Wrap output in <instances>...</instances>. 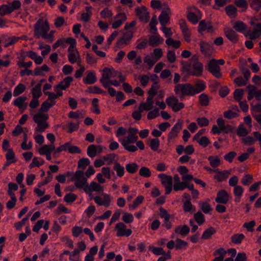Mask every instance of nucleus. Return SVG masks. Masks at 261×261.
Returning <instances> with one entry per match:
<instances>
[{"label":"nucleus","instance_id":"nucleus-51","mask_svg":"<svg viewBox=\"0 0 261 261\" xmlns=\"http://www.w3.org/2000/svg\"><path fill=\"white\" fill-rule=\"evenodd\" d=\"M60 241L63 243L67 247L73 248V242L72 240L68 236H64L60 238Z\"/></svg>","mask_w":261,"mask_h":261},{"label":"nucleus","instance_id":"nucleus-55","mask_svg":"<svg viewBox=\"0 0 261 261\" xmlns=\"http://www.w3.org/2000/svg\"><path fill=\"white\" fill-rule=\"evenodd\" d=\"M25 89V86L22 84H19L13 91V95L17 96L22 93Z\"/></svg>","mask_w":261,"mask_h":261},{"label":"nucleus","instance_id":"nucleus-27","mask_svg":"<svg viewBox=\"0 0 261 261\" xmlns=\"http://www.w3.org/2000/svg\"><path fill=\"white\" fill-rule=\"evenodd\" d=\"M73 81V78L71 76H67L65 78L63 81L60 82L59 84L55 86V90L61 89L65 90L69 87L71 83Z\"/></svg>","mask_w":261,"mask_h":261},{"label":"nucleus","instance_id":"nucleus-46","mask_svg":"<svg viewBox=\"0 0 261 261\" xmlns=\"http://www.w3.org/2000/svg\"><path fill=\"white\" fill-rule=\"evenodd\" d=\"M245 239V236L243 233H237L231 237V242L235 244H240Z\"/></svg>","mask_w":261,"mask_h":261},{"label":"nucleus","instance_id":"nucleus-41","mask_svg":"<svg viewBox=\"0 0 261 261\" xmlns=\"http://www.w3.org/2000/svg\"><path fill=\"white\" fill-rule=\"evenodd\" d=\"M86 12H84L81 14V20L85 22H87L89 20L91 16H92V13L91 11V7H86L85 8Z\"/></svg>","mask_w":261,"mask_h":261},{"label":"nucleus","instance_id":"nucleus-21","mask_svg":"<svg viewBox=\"0 0 261 261\" xmlns=\"http://www.w3.org/2000/svg\"><path fill=\"white\" fill-rule=\"evenodd\" d=\"M199 46L200 51L204 56L209 57L212 55L213 49L208 43L202 41L200 42Z\"/></svg>","mask_w":261,"mask_h":261},{"label":"nucleus","instance_id":"nucleus-64","mask_svg":"<svg viewBox=\"0 0 261 261\" xmlns=\"http://www.w3.org/2000/svg\"><path fill=\"white\" fill-rule=\"evenodd\" d=\"M87 153L88 155L90 158H94L97 154L96 145H90L87 148Z\"/></svg>","mask_w":261,"mask_h":261},{"label":"nucleus","instance_id":"nucleus-4","mask_svg":"<svg viewBox=\"0 0 261 261\" xmlns=\"http://www.w3.org/2000/svg\"><path fill=\"white\" fill-rule=\"evenodd\" d=\"M72 179L74 180V185L76 187L85 190V187L87 185V178L85 177L84 171L81 170H77L73 177Z\"/></svg>","mask_w":261,"mask_h":261},{"label":"nucleus","instance_id":"nucleus-35","mask_svg":"<svg viewBox=\"0 0 261 261\" xmlns=\"http://www.w3.org/2000/svg\"><path fill=\"white\" fill-rule=\"evenodd\" d=\"M164 39L159 34L151 36L149 39V44L153 47H156L163 42Z\"/></svg>","mask_w":261,"mask_h":261},{"label":"nucleus","instance_id":"nucleus-17","mask_svg":"<svg viewBox=\"0 0 261 261\" xmlns=\"http://www.w3.org/2000/svg\"><path fill=\"white\" fill-rule=\"evenodd\" d=\"M127 19V15L124 12L118 13L115 17V21L112 23V28H119Z\"/></svg>","mask_w":261,"mask_h":261},{"label":"nucleus","instance_id":"nucleus-16","mask_svg":"<svg viewBox=\"0 0 261 261\" xmlns=\"http://www.w3.org/2000/svg\"><path fill=\"white\" fill-rule=\"evenodd\" d=\"M182 127V121L181 120H178L177 123L174 125L171 130L168 134V141L178 136V133L181 130Z\"/></svg>","mask_w":261,"mask_h":261},{"label":"nucleus","instance_id":"nucleus-31","mask_svg":"<svg viewBox=\"0 0 261 261\" xmlns=\"http://www.w3.org/2000/svg\"><path fill=\"white\" fill-rule=\"evenodd\" d=\"M224 33L225 36L232 42L236 43L238 41V35L234 31L227 28L224 30Z\"/></svg>","mask_w":261,"mask_h":261},{"label":"nucleus","instance_id":"nucleus-25","mask_svg":"<svg viewBox=\"0 0 261 261\" xmlns=\"http://www.w3.org/2000/svg\"><path fill=\"white\" fill-rule=\"evenodd\" d=\"M48 97L46 100L44 101L41 106L40 111L44 113H47L49 109L54 107L56 104V101L54 99H49V95H47Z\"/></svg>","mask_w":261,"mask_h":261},{"label":"nucleus","instance_id":"nucleus-8","mask_svg":"<svg viewBox=\"0 0 261 261\" xmlns=\"http://www.w3.org/2000/svg\"><path fill=\"white\" fill-rule=\"evenodd\" d=\"M158 177L161 179V183L165 189V194H169L172 190L173 178L172 176L165 174H160Z\"/></svg>","mask_w":261,"mask_h":261},{"label":"nucleus","instance_id":"nucleus-12","mask_svg":"<svg viewBox=\"0 0 261 261\" xmlns=\"http://www.w3.org/2000/svg\"><path fill=\"white\" fill-rule=\"evenodd\" d=\"M135 13L140 20L144 23H147L149 18V13L144 6L138 7L135 9Z\"/></svg>","mask_w":261,"mask_h":261},{"label":"nucleus","instance_id":"nucleus-56","mask_svg":"<svg viewBox=\"0 0 261 261\" xmlns=\"http://www.w3.org/2000/svg\"><path fill=\"white\" fill-rule=\"evenodd\" d=\"M166 43L168 46H173L175 48H179L180 47V45H181V43H180V42L179 41H178V40H174L172 38H168L166 40Z\"/></svg>","mask_w":261,"mask_h":261},{"label":"nucleus","instance_id":"nucleus-1","mask_svg":"<svg viewBox=\"0 0 261 261\" xmlns=\"http://www.w3.org/2000/svg\"><path fill=\"white\" fill-rule=\"evenodd\" d=\"M181 64L182 68L189 74L196 76H200L202 75L203 66L199 61L197 56H193L189 62H182Z\"/></svg>","mask_w":261,"mask_h":261},{"label":"nucleus","instance_id":"nucleus-3","mask_svg":"<svg viewBox=\"0 0 261 261\" xmlns=\"http://www.w3.org/2000/svg\"><path fill=\"white\" fill-rule=\"evenodd\" d=\"M192 85L189 83L176 85L174 89L175 95L179 98H184L186 96H193Z\"/></svg>","mask_w":261,"mask_h":261},{"label":"nucleus","instance_id":"nucleus-26","mask_svg":"<svg viewBox=\"0 0 261 261\" xmlns=\"http://www.w3.org/2000/svg\"><path fill=\"white\" fill-rule=\"evenodd\" d=\"M179 25L185 40L187 42H189L191 41V33L190 30L187 27L186 21L183 20H180L179 21Z\"/></svg>","mask_w":261,"mask_h":261},{"label":"nucleus","instance_id":"nucleus-34","mask_svg":"<svg viewBox=\"0 0 261 261\" xmlns=\"http://www.w3.org/2000/svg\"><path fill=\"white\" fill-rule=\"evenodd\" d=\"M174 231L176 233L185 237L190 232V228L187 225H178L175 228Z\"/></svg>","mask_w":261,"mask_h":261},{"label":"nucleus","instance_id":"nucleus-57","mask_svg":"<svg viewBox=\"0 0 261 261\" xmlns=\"http://www.w3.org/2000/svg\"><path fill=\"white\" fill-rule=\"evenodd\" d=\"M217 123L218 125V127L225 133H228V131L230 130V126L229 125H227L226 126H225L224 121L222 118H218L217 120Z\"/></svg>","mask_w":261,"mask_h":261},{"label":"nucleus","instance_id":"nucleus-9","mask_svg":"<svg viewBox=\"0 0 261 261\" xmlns=\"http://www.w3.org/2000/svg\"><path fill=\"white\" fill-rule=\"evenodd\" d=\"M102 197L96 196L93 198L94 202L99 206L109 207L111 204L112 198L108 194L102 193Z\"/></svg>","mask_w":261,"mask_h":261},{"label":"nucleus","instance_id":"nucleus-61","mask_svg":"<svg viewBox=\"0 0 261 261\" xmlns=\"http://www.w3.org/2000/svg\"><path fill=\"white\" fill-rule=\"evenodd\" d=\"M200 103L203 106H207L209 104L210 99L205 94H201L199 96Z\"/></svg>","mask_w":261,"mask_h":261},{"label":"nucleus","instance_id":"nucleus-15","mask_svg":"<svg viewBox=\"0 0 261 261\" xmlns=\"http://www.w3.org/2000/svg\"><path fill=\"white\" fill-rule=\"evenodd\" d=\"M193 11L190 12L187 15V18L193 24L197 23L199 20L201 18L200 11L195 7L192 9Z\"/></svg>","mask_w":261,"mask_h":261},{"label":"nucleus","instance_id":"nucleus-13","mask_svg":"<svg viewBox=\"0 0 261 261\" xmlns=\"http://www.w3.org/2000/svg\"><path fill=\"white\" fill-rule=\"evenodd\" d=\"M231 196L225 190H221L217 192L215 201L217 203L226 204L228 203Z\"/></svg>","mask_w":261,"mask_h":261},{"label":"nucleus","instance_id":"nucleus-45","mask_svg":"<svg viewBox=\"0 0 261 261\" xmlns=\"http://www.w3.org/2000/svg\"><path fill=\"white\" fill-rule=\"evenodd\" d=\"M208 160L210 162V165L213 168L218 167L221 163L220 160L218 156H210L208 158Z\"/></svg>","mask_w":261,"mask_h":261},{"label":"nucleus","instance_id":"nucleus-40","mask_svg":"<svg viewBox=\"0 0 261 261\" xmlns=\"http://www.w3.org/2000/svg\"><path fill=\"white\" fill-rule=\"evenodd\" d=\"M7 5L11 13L15 10H19L21 7V3L18 0H15L11 3H8Z\"/></svg>","mask_w":261,"mask_h":261},{"label":"nucleus","instance_id":"nucleus-6","mask_svg":"<svg viewBox=\"0 0 261 261\" xmlns=\"http://www.w3.org/2000/svg\"><path fill=\"white\" fill-rule=\"evenodd\" d=\"M117 75V72L113 68H105L102 70V77L99 81L103 87H107V82L110 80L111 78L116 77Z\"/></svg>","mask_w":261,"mask_h":261},{"label":"nucleus","instance_id":"nucleus-44","mask_svg":"<svg viewBox=\"0 0 261 261\" xmlns=\"http://www.w3.org/2000/svg\"><path fill=\"white\" fill-rule=\"evenodd\" d=\"M113 169L116 172L118 176L121 177L124 174V167L122 166L120 163L116 162L113 166Z\"/></svg>","mask_w":261,"mask_h":261},{"label":"nucleus","instance_id":"nucleus-39","mask_svg":"<svg viewBox=\"0 0 261 261\" xmlns=\"http://www.w3.org/2000/svg\"><path fill=\"white\" fill-rule=\"evenodd\" d=\"M232 27L234 29L239 32H243L247 29V25L244 22L240 21L233 23Z\"/></svg>","mask_w":261,"mask_h":261},{"label":"nucleus","instance_id":"nucleus-59","mask_svg":"<svg viewBox=\"0 0 261 261\" xmlns=\"http://www.w3.org/2000/svg\"><path fill=\"white\" fill-rule=\"evenodd\" d=\"M160 115L159 108H155L152 111H149L147 115L148 120H151L157 118Z\"/></svg>","mask_w":261,"mask_h":261},{"label":"nucleus","instance_id":"nucleus-30","mask_svg":"<svg viewBox=\"0 0 261 261\" xmlns=\"http://www.w3.org/2000/svg\"><path fill=\"white\" fill-rule=\"evenodd\" d=\"M227 253L226 251L223 248H219L213 253L215 258L212 261H223Z\"/></svg>","mask_w":261,"mask_h":261},{"label":"nucleus","instance_id":"nucleus-36","mask_svg":"<svg viewBox=\"0 0 261 261\" xmlns=\"http://www.w3.org/2000/svg\"><path fill=\"white\" fill-rule=\"evenodd\" d=\"M55 149V144L44 145L38 150L40 155H44L47 153H51Z\"/></svg>","mask_w":261,"mask_h":261},{"label":"nucleus","instance_id":"nucleus-32","mask_svg":"<svg viewBox=\"0 0 261 261\" xmlns=\"http://www.w3.org/2000/svg\"><path fill=\"white\" fill-rule=\"evenodd\" d=\"M26 56L34 60L37 65L42 64L44 60V57L38 56L37 54L33 51H27L26 53Z\"/></svg>","mask_w":261,"mask_h":261},{"label":"nucleus","instance_id":"nucleus-14","mask_svg":"<svg viewBox=\"0 0 261 261\" xmlns=\"http://www.w3.org/2000/svg\"><path fill=\"white\" fill-rule=\"evenodd\" d=\"M115 229L117 230L116 234L118 237H129L132 233V230L127 229L126 226L122 222L117 223Z\"/></svg>","mask_w":261,"mask_h":261},{"label":"nucleus","instance_id":"nucleus-49","mask_svg":"<svg viewBox=\"0 0 261 261\" xmlns=\"http://www.w3.org/2000/svg\"><path fill=\"white\" fill-rule=\"evenodd\" d=\"M138 168L139 166L136 163L127 164L125 166L127 172L130 174L136 173L137 171Z\"/></svg>","mask_w":261,"mask_h":261},{"label":"nucleus","instance_id":"nucleus-60","mask_svg":"<svg viewBox=\"0 0 261 261\" xmlns=\"http://www.w3.org/2000/svg\"><path fill=\"white\" fill-rule=\"evenodd\" d=\"M68 60L71 64H74L80 59V55L79 52L69 54L68 55Z\"/></svg>","mask_w":261,"mask_h":261},{"label":"nucleus","instance_id":"nucleus-23","mask_svg":"<svg viewBox=\"0 0 261 261\" xmlns=\"http://www.w3.org/2000/svg\"><path fill=\"white\" fill-rule=\"evenodd\" d=\"M198 31L200 33L203 32L211 33L213 31V27L210 22L203 20L199 23Z\"/></svg>","mask_w":261,"mask_h":261},{"label":"nucleus","instance_id":"nucleus-38","mask_svg":"<svg viewBox=\"0 0 261 261\" xmlns=\"http://www.w3.org/2000/svg\"><path fill=\"white\" fill-rule=\"evenodd\" d=\"M33 98H39L42 95L41 84H38L31 90Z\"/></svg>","mask_w":261,"mask_h":261},{"label":"nucleus","instance_id":"nucleus-11","mask_svg":"<svg viewBox=\"0 0 261 261\" xmlns=\"http://www.w3.org/2000/svg\"><path fill=\"white\" fill-rule=\"evenodd\" d=\"M208 70L217 78L219 79L222 76L220 67L217 64V60L212 59L210 60L208 64Z\"/></svg>","mask_w":261,"mask_h":261},{"label":"nucleus","instance_id":"nucleus-5","mask_svg":"<svg viewBox=\"0 0 261 261\" xmlns=\"http://www.w3.org/2000/svg\"><path fill=\"white\" fill-rule=\"evenodd\" d=\"M138 129L136 128L130 127L127 130V135L123 138H119L121 143H136L138 139Z\"/></svg>","mask_w":261,"mask_h":261},{"label":"nucleus","instance_id":"nucleus-50","mask_svg":"<svg viewBox=\"0 0 261 261\" xmlns=\"http://www.w3.org/2000/svg\"><path fill=\"white\" fill-rule=\"evenodd\" d=\"M90 164V160L87 158H83L80 159L78 162L77 167L83 171L86 168L87 166H89Z\"/></svg>","mask_w":261,"mask_h":261},{"label":"nucleus","instance_id":"nucleus-19","mask_svg":"<svg viewBox=\"0 0 261 261\" xmlns=\"http://www.w3.org/2000/svg\"><path fill=\"white\" fill-rule=\"evenodd\" d=\"M249 38L251 40H254L261 36V23H257L255 24L252 29L248 33Z\"/></svg>","mask_w":261,"mask_h":261},{"label":"nucleus","instance_id":"nucleus-58","mask_svg":"<svg viewBox=\"0 0 261 261\" xmlns=\"http://www.w3.org/2000/svg\"><path fill=\"white\" fill-rule=\"evenodd\" d=\"M160 141L159 139L154 138L150 140L149 146L151 149L154 151H158L160 146Z\"/></svg>","mask_w":261,"mask_h":261},{"label":"nucleus","instance_id":"nucleus-54","mask_svg":"<svg viewBox=\"0 0 261 261\" xmlns=\"http://www.w3.org/2000/svg\"><path fill=\"white\" fill-rule=\"evenodd\" d=\"M175 248L177 250L181 249H186L188 247V243L180 239H176L175 240Z\"/></svg>","mask_w":261,"mask_h":261},{"label":"nucleus","instance_id":"nucleus-20","mask_svg":"<svg viewBox=\"0 0 261 261\" xmlns=\"http://www.w3.org/2000/svg\"><path fill=\"white\" fill-rule=\"evenodd\" d=\"M103 190V187L101 186L99 183H97L95 181H92L90 185H87L85 188V192L89 194L93 191L95 192H101Z\"/></svg>","mask_w":261,"mask_h":261},{"label":"nucleus","instance_id":"nucleus-47","mask_svg":"<svg viewBox=\"0 0 261 261\" xmlns=\"http://www.w3.org/2000/svg\"><path fill=\"white\" fill-rule=\"evenodd\" d=\"M216 233V230L214 227H211L210 228L206 229L203 233L201 239L204 240H207L211 238L212 236Z\"/></svg>","mask_w":261,"mask_h":261},{"label":"nucleus","instance_id":"nucleus-24","mask_svg":"<svg viewBox=\"0 0 261 261\" xmlns=\"http://www.w3.org/2000/svg\"><path fill=\"white\" fill-rule=\"evenodd\" d=\"M213 171L216 173L214 176V178L219 182L226 180L230 174V172L228 170L220 171L218 169H214Z\"/></svg>","mask_w":261,"mask_h":261},{"label":"nucleus","instance_id":"nucleus-18","mask_svg":"<svg viewBox=\"0 0 261 261\" xmlns=\"http://www.w3.org/2000/svg\"><path fill=\"white\" fill-rule=\"evenodd\" d=\"M171 15L170 9L168 7H167L163 10L161 14L159 16V19L160 23L162 27L166 26L170 20V15Z\"/></svg>","mask_w":261,"mask_h":261},{"label":"nucleus","instance_id":"nucleus-10","mask_svg":"<svg viewBox=\"0 0 261 261\" xmlns=\"http://www.w3.org/2000/svg\"><path fill=\"white\" fill-rule=\"evenodd\" d=\"M152 108L148 105L146 102H141L139 106L138 109L133 112L132 114V117L136 121H138L142 118V113L144 111H149Z\"/></svg>","mask_w":261,"mask_h":261},{"label":"nucleus","instance_id":"nucleus-29","mask_svg":"<svg viewBox=\"0 0 261 261\" xmlns=\"http://www.w3.org/2000/svg\"><path fill=\"white\" fill-rule=\"evenodd\" d=\"M86 73L87 75L86 77L83 79V82L88 85L94 84L97 81L95 71L92 70L87 71Z\"/></svg>","mask_w":261,"mask_h":261},{"label":"nucleus","instance_id":"nucleus-43","mask_svg":"<svg viewBox=\"0 0 261 261\" xmlns=\"http://www.w3.org/2000/svg\"><path fill=\"white\" fill-rule=\"evenodd\" d=\"M193 140L196 141L200 145L203 147H206L210 143V140L206 136H203L196 139H193Z\"/></svg>","mask_w":261,"mask_h":261},{"label":"nucleus","instance_id":"nucleus-33","mask_svg":"<svg viewBox=\"0 0 261 261\" xmlns=\"http://www.w3.org/2000/svg\"><path fill=\"white\" fill-rule=\"evenodd\" d=\"M132 35L129 34H126L121 38L117 42V45L119 48H122L127 45L130 41Z\"/></svg>","mask_w":261,"mask_h":261},{"label":"nucleus","instance_id":"nucleus-48","mask_svg":"<svg viewBox=\"0 0 261 261\" xmlns=\"http://www.w3.org/2000/svg\"><path fill=\"white\" fill-rule=\"evenodd\" d=\"M6 158L7 161H9L13 163L17 161L15 153L11 148L8 150V152L6 154Z\"/></svg>","mask_w":261,"mask_h":261},{"label":"nucleus","instance_id":"nucleus-22","mask_svg":"<svg viewBox=\"0 0 261 261\" xmlns=\"http://www.w3.org/2000/svg\"><path fill=\"white\" fill-rule=\"evenodd\" d=\"M206 88L205 83L201 80H197L195 83L194 86L192 85V92L193 96L198 94L204 91Z\"/></svg>","mask_w":261,"mask_h":261},{"label":"nucleus","instance_id":"nucleus-53","mask_svg":"<svg viewBox=\"0 0 261 261\" xmlns=\"http://www.w3.org/2000/svg\"><path fill=\"white\" fill-rule=\"evenodd\" d=\"M88 91L89 93L95 94H101L103 95L106 94V93L105 91H104L101 89H100L99 87H98V86H96L89 87L88 88Z\"/></svg>","mask_w":261,"mask_h":261},{"label":"nucleus","instance_id":"nucleus-2","mask_svg":"<svg viewBox=\"0 0 261 261\" xmlns=\"http://www.w3.org/2000/svg\"><path fill=\"white\" fill-rule=\"evenodd\" d=\"M49 30V25L46 20L39 19L34 25V36L37 38L42 37L44 39L46 34Z\"/></svg>","mask_w":261,"mask_h":261},{"label":"nucleus","instance_id":"nucleus-52","mask_svg":"<svg viewBox=\"0 0 261 261\" xmlns=\"http://www.w3.org/2000/svg\"><path fill=\"white\" fill-rule=\"evenodd\" d=\"M135 80H138L140 81L141 85L143 87H146L150 80V77L147 75H142L139 76L137 78L135 79Z\"/></svg>","mask_w":261,"mask_h":261},{"label":"nucleus","instance_id":"nucleus-28","mask_svg":"<svg viewBox=\"0 0 261 261\" xmlns=\"http://www.w3.org/2000/svg\"><path fill=\"white\" fill-rule=\"evenodd\" d=\"M79 123L80 122L78 120L75 122L69 121L66 125L63 126V129L68 133H71L79 129Z\"/></svg>","mask_w":261,"mask_h":261},{"label":"nucleus","instance_id":"nucleus-62","mask_svg":"<svg viewBox=\"0 0 261 261\" xmlns=\"http://www.w3.org/2000/svg\"><path fill=\"white\" fill-rule=\"evenodd\" d=\"M194 218L199 225H201L205 222L204 216L201 212H198L194 214Z\"/></svg>","mask_w":261,"mask_h":261},{"label":"nucleus","instance_id":"nucleus-37","mask_svg":"<svg viewBox=\"0 0 261 261\" xmlns=\"http://www.w3.org/2000/svg\"><path fill=\"white\" fill-rule=\"evenodd\" d=\"M48 119V114L41 112L40 110L38 113L34 115L33 116V120L35 123L42 122L46 121Z\"/></svg>","mask_w":261,"mask_h":261},{"label":"nucleus","instance_id":"nucleus-42","mask_svg":"<svg viewBox=\"0 0 261 261\" xmlns=\"http://www.w3.org/2000/svg\"><path fill=\"white\" fill-rule=\"evenodd\" d=\"M44 161L41 158L35 157L33 158L32 163L29 165V168L32 169L35 167H40L43 165Z\"/></svg>","mask_w":261,"mask_h":261},{"label":"nucleus","instance_id":"nucleus-63","mask_svg":"<svg viewBox=\"0 0 261 261\" xmlns=\"http://www.w3.org/2000/svg\"><path fill=\"white\" fill-rule=\"evenodd\" d=\"M27 100V97L24 96H20L17 98L14 101V106L17 107L19 109L22 108L24 105L25 101Z\"/></svg>","mask_w":261,"mask_h":261},{"label":"nucleus","instance_id":"nucleus-7","mask_svg":"<svg viewBox=\"0 0 261 261\" xmlns=\"http://www.w3.org/2000/svg\"><path fill=\"white\" fill-rule=\"evenodd\" d=\"M167 105L172 109V110L177 112L183 109L185 105L183 102H179L178 99L174 96H169L166 99Z\"/></svg>","mask_w":261,"mask_h":261}]
</instances>
